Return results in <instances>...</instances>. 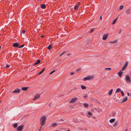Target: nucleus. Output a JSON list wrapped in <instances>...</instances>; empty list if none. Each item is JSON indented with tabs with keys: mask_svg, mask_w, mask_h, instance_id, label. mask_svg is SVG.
I'll list each match as a JSON object with an SVG mask.
<instances>
[{
	"mask_svg": "<svg viewBox=\"0 0 131 131\" xmlns=\"http://www.w3.org/2000/svg\"><path fill=\"white\" fill-rule=\"evenodd\" d=\"M87 95H84V99H85V97H86L87 96Z\"/></svg>",
	"mask_w": 131,
	"mask_h": 131,
	"instance_id": "nucleus-43",
	"label": "nucleus"
},
{
	"mask_svg": "<svg viewBox=\"0 0 131 131\" xmlns=\"http://www.w3.org/2000/svg\"><path fill=\"white\" fill-rule=\"evenodd\" d=\"M42 128V126H41L40 127V129H39V131H40V130H41V129Z\"/></svg>",
	"mask_w": 131,
	"mask_h": 131,
	"instance_id": "nucleus-42",
	"label": "nucleus"
},
{
	"mask_svg": "<svg viewBox=\"0 0 131 131\" xmlns=\"http://www.w3.org/2000/svg\"><path fill=\"white\" fill-rule=\"evenodd\" d=\"M115 113H112V115L113 116H114L115 115Z\"/></svg>",
	"mask_w": 131,
	"mask_h": 131,
	"instance_id": "nucleus-45",
	"label": "nucleus"
},
{
	"mask_svg": "<svg viewBox=\"0 0 131 131\" xmlns=\"http://www.w3.org/2000/svg\"><path fill=\"white\" fill-rule=\"evenodd\" d=\"M118 123L117 121L116 122L114 123V124L113 125V126H116L117 124Z\"/></svg>",
	"mask_w": 131,
	"mask_h": 131,
	"instance_id": "nucleus-27",
	"label": "nucleus"
},
{
	"mask_svg": "<svg viewBox=\"0 0 131 131\" xmlns=\"http://www.w3.org/2000/svg\"><path fill=\"white\" fill-rule=\"evenodd\" d=\"M40 97V96L39 95H37V96H35L34 97V98L33 99L34 100H36L37 99L38 97Z\"/></svg>",
	"mask_w": 131,
	"mask_h": 131,
	"instance_id": "nucleus-14",
	"label": "nucleus"
},
{
	"mask_svg": "<svg viewBox=\"0 0 131 131\" xmlns=\"http://www.w3.org/2000/svg\"><path fill=\"white\" fill-rule=\"evenodd\" d=\"M84 105L85 107H88V104L86 103L84 104Z\"/></svg>",
	"mask_w": 131,
	"mask_h": 131,
	"instance_id": "nucleus-28",
	"label": "nucleus"
},
{
	"mask_svg": "<svg viewBox=\"0 0 131 131\" xmlns=\"http://www.w3.org/2000/svg\"><path fill=\"white\" fill-rule=\"evenodd\" d=\"M24 46V45H21L20 46H19L18 48H21L23 47Z\"/></svg>",
	"mask_w": 131,
	"mask_h": 131,
	"instance_id": "nucleus-30",
	"label": "nucleus"
},
{
	"mask_svg": "<svg viewBox=\"0 0 131 131\" xmlns=\"http://www.w3.org/2000/svg\"><path fill=\"white\" fill-rule=\"evenodd\" d=\"M94 78L93 76H89L87 77V78L88 80H90L91 79H93Z\"/></svg>",
	"mask_w": 131,
	"mask_h": 131,
	"instance_id": "nucleus-16",
	"label": "nucleus"
},
{
	"mask_svg": "<svg viewBox=\"0 0 131 131\" xmlns=\"http://www.w3.org/2000/svg\"><path fill=\"white\" fill-rule=\"evenodd\" d=\"M88 80V79L87 78V77H85L83 79V80L84 81L86 80Z\"/></svg>",
	"mask_w": 131,
	"mask_h": 131,
	"instance_id": "nucleus-35",
	"label": "nucleus"
},
{
	"mask_svg": "<svg viewBox=\"0 0 131 131\" xmlns=\"http://www.w3.org/2000/svg\"><path fill=\"white\" fill-rule=\"evenodd\" d=\"M115 119L113 118L110 119V123H112L115 121Z\"/></svg>",
	"mask_w": 131,
	"mask_h": 131,
	"instance_id": "nucleus-20",
	"label": "nucleus"
},
{
	"mask_svg": "<svg viewBox=\"0 0 131 131\" xmlns=\"http://www.w3.org/2000/svg\"><path fill=\"white\" fill-rule=\"evenodd\" d=\"M45 70V68H43L42 70H41L40 72L38 74H41Z\"/></svg>",
	"mask_w": 131,
	"mask_h": 131,
	"instance_id": "nucleus-18",
	"label": "nucleus"
},
{
	"mask_svg": "<svg viewBox=\"0 0 131 131\" xmlns=\"http://www.w3.org/2000/svg\"><path fill=\"white\" fill-rule=\"evenodd\" d=\"M20 91V90L18 89H15L13 92V93H18Z\"/></svg>",
	"mask_w": 131,
	"mask_h": 131,
	"instance_id": "nucleus-10",
	"label": "nucleus"
},
{
	"mask_svg": "<svg viewBox=\"0 0 131 131\" xmlns=\"http://www.w3.org/2000/svg\"><path fill=\"white\" fill-rule=\"evenodd\" d=\"M127 94L128 96H129V93L128 92H127Z\"/></svg>",
	"mask_w": 131,
	"mask_h": 131,
	"instance_id": "nucleus-47",
	"label": "nucleus"
},
{
	"mask_svg": "<svg viewBox=\"0 0 131 131\" xmlns=\"http://www.w3.org/2000/svg\"><path fill=\"white\" fill-rule=\"evenodd\" d=\"M108 34H104L103 35V37L102 38V39L103 40H106L108 38Z\"/></svg>",
	"mask_w": 131,
	"mask_h": 131,
	"instance_id": "nucleus-5",
	"label": "nucleus"
},
{
	"mask_svg": "<svg viewBox=\"0 0 131 131\" xmlns=\"http://www.w3.org/2000/svg\"><path fill=\"white\" fill-rule=\"evenodd\" d=\"M24 127L23 125H20L17 128V131H21L23 129Z\"/></svg>",
	"mask_w": 131,
	"mask_h": 131,
	"instance_id": "nucleus-3",
	"label": "nucleus"
},
{
	"mask_svg": "<svg viewBox=\"0 0 131 131\" xmlns=\"http://www.w3.org/2000/svg\"><path fill=\"white\" fill-rule=\"evenodd\" d=\"M74 73L72 71L71 72L70 74H71V75H73L74 74Z\"/></svg>",
	"mask_w": 131,
	"mask_h": 131,
	"instance_id": "nucleus-38",
	"label": "nucleus"
},
{
	"mask_svg": "<svg viewBox=\"0 0 131 131\" xmlns=\"http://www.w3.org/2000/svg\"><path fill=\"white\" fill-rule=\"evenodd\" d=\"M122 31V30L121 29H120L119 30V34H120L121 33V32Z\"/></svg>",
	"mask_w": 131,
	"mask_h": 131,
	"instance_id": "nucleus-41",
	"label": "nucleus"
},
{
	"mask_svg": "<svg viewBox=\"0 0 131 131\" xmlns=\"http://www.w3.org/2000/svg\"><path fill=\"white\" fill-rule=\"evenodd\" d=\"M78 100V98L77 97H75L74 98L72 99L69 102L70 103H74L77 101Z\"/></svg>",
	"mask_w": 131,
	"mask_h": 131,
	"instance_id": "nucleus-2",
	"label": "nucleus"
},
{
	"mask_svg": "<svg viewBox=\"0 0 131 131\" xmlns=\"http://www.w3.org/2000/svg\"><path fill=\"white\" fill-rule=\"evenodd\" d=\"M121 94L122 96H124V93L123 92V91H121Z\"/></svg>",
	"mask_w": 131,
	"mask_h": 131,
	"instance_id": "nucleus-33",
	"label": "nucleus"
},
{
	"mask_svg": "<svg viewBox=\"0 0 131 131\" xmlns=\"http://www.w3.org/2000/svg\"><path fill=\"white\" fill-rule=\"evenodd\" d=\"M128 64V62H126L124 64V66L123 67L122 69V70L123 71L126 68V67H127Z\"/></svg>",
	"mask_w": 131,
	"mask_h": 131,
	"instance_id": "nucleus-4",
	"label": "nucleus"
},
{
	"mask_svg": "<svg viewBox=\"0 0 131 131\" xmlns=\"http://www.w3.org/2000/svg\"><path fill=\"white\" fill-rule=\"evenodd\" d=\"M81 87L82 89L83 90H85L86 89V87L85 86L83 85L81 86Z\"/></svg>",
	"mask_w": 131,
	"mask_h": 131,
	"instance_id": "nucleus-23",
	"label": "nucleus"
},
{
	"mask_svg": "<svg viewBox=\"0 0 131 131\" xmlns=\"http://www.w3.org/2000/svg\"><path fill=\"white\" fill-rule=\"evenodd\" d=\"M67 131H70L69 130H68Z\"/></svg>",
	"mask_w": 131,
	"mask_h": 131,
	"instance_id": "nucleus-56",
	"label": "nucleus"
},
{
	"mask_svg": "<svg viewBox=\"0 0 131 131\" xmlns=\"http://www.w3.org/2000/svg\"><path fill=\"white\" fill-rule=\"evenodd\" d=\"M118 19V18H116L113 21V23H112V24H115L116 23L117 21V20Z\"/></svg>",
	"mask_w": 131,
	"mask_h": 131,
	"instance_id": "nucleus-17",
	"label": "nucleus"
},
{
	"mask_svg": "<svg viewBox=\"0 0 131 131\" xmlns=\"http://www.w3.org/2000/svg\"><path fill=\"white\" fill-rule=\"evenodd\" d=\"M125 131H128L127 129H125Z\"/></svg>",
	"mask_w": 131,
	"mask_h": 131,
	"instance_id": "nucleus-51",
	"label": "nucleus"
},
{
	"mask_svg": "<svg viewBox=\"0 0 131 131\" xmlns=\"http://www.w3.org/2000/svg\"><path fill=\"white\" fill-rule=\"evenodd\" d=\"M94 28H93L91 31L90 32V33H92L94 31Z\"/></svg>",
	"mask_w": 131,
	"mask_h": 131,
	"instance_id": "nucleus-36",
	"label": "nucleus"
},
{
	"mask_svg": "<svg viewBox=\"0 0 131 131\" xmlns=\"http://www.w3.org/2000/svg\"><path fill=\"white\" fill-rule=\"evenodd\" d=\"M57 125V124L56 123H54L52 125V127H54Z\"/></svg>",
	"mask_w": 131,
	"mask_h": 131,
	"instance_id": "nucleus-26",
	"label": "nucleus"
},
{
	"mask_svg": "<svg viewBox=\"0 0 131 131\" xmlns=\"http://www.w3.org/2000/svg\"><path fill=\"white\" fill-rule=\"evenodd\" d=\"M6 67L7 68H9V66L8 64H7L6 65Z\"/></svg>",
	"mask_w": 131,
	"mask_h": 131,
	"instance_id": "nucleus-40",
	"label": "nucleus"
},
{
	"mask_svg": "<svg viewBox=\"0 0 131 131\" xmlns=\"http://www.w3.org/2000/svg\"><path fill=\"white\" fill-rule=\"evenodd\" d=\"M123 73V72H122L121 71H120L118 73V74L119 75V77H121L122 76V75Z\"/></svg>",
	"mask_w": 131,
	"mask_h": 131,
	"instance_id": "nucleus-11",
	"label": "nucleus"
},
{
	"mask_svg": "<svg viewBox=\"0 0 131 131\" xmlns=\"http://www.w3.org/2000/svg\"><path fill=\"white\" fill-rule=\"evenodd\" d=\"M62 55V54H61L60 55V56H61Z\"/></svg>",
	"mask_w": 131,
	"mask_h": 131,
	"instance_id": "nucleus-52",
	"label": "nucleus"
},
{
	"mask_svg": "<svg viewBox=\"0 0 131 131\" xmlns=\"http://www.w3.org/2000/svg\"><path fill=\"white\" fill-rule=\"evenodd\" d=\"M19 44L20 43H19L16 42L13 44V47H19Z\"/></svg>",
	"mask_w": 131,
	"mask_h": 131,
	"instance_id": "nucleus-8",
	"label": "nucleus"
},
{
	"mask_svg": "<svg viewBox=\"0 0 131 131\" xmlns=\"http://www.w3.org/2000/svg\"><path fill=\"white\" fill-rule=\"evenodd\" d=\"M18 126V124L17 123H15L13 125V126L14 127L16 128Z\"/></svg>",
	"mask_w": 131,
	"mask_h": 131,
	"instance_id": "nucleus-21",
	"label": "nucleus"
},
{
	"mask_svg": "<svg viewBox=\"0 0 131 131\" xmlns=\"http://www.w3.org/2000/svg\"><path fill=\"white\" fill-rule=\"evenodd\" d=\"M88 114L90 116H91L92 115V114L90 112H88Z\"/></svg>",
	"mask_w": 131,
	"mask_h": 131,
	"instance_id": "nucleus-32",
	"label": "nucleus"
},
{
	"mask_svg": "<svg viewBox=\"0 0 131 131\" xmlns=\"http://www.w3.org/2000/svg\"><path fill=\"white\" fill-rule=\"evenodd\" d=\"M1 48V47L0 46V49Z\"/></svg>",
	"mask_w": 131,
	"mask_h": 131,
	"instance_id": "nucleus-53",
	"label": "nucleus"
},
{
	"mask_svg": "<svg viewBox=\"0 0 131 131\" xmlns=\"http://www.w3.org/2000/svg\"><path fill=\"white\" fill-rule=\"evenodd\" d=\"M46 118L45 116H43L40 119V125L41 126H44L46 124Z\"/></svg>",
	"mask_w": 131,
	"mask_h": 131,
	"instance_id": "nucleus-1",
	"label": "nucleus"
},
{
	"mask_svg": "<svg viewBox=\"0 0 131 131\" xmlns=\"http://www.w3.org/2000/svg\"><path fill=\"white\" fill-rule=\"evenodd\" d=\"M22 32L23 33V34H24L25 32V30H23Z\"/></svg>",
	"mask_w": 131,
	"mask_h": 131,
	"instance_id": "nucleus-39",
	"label": "nucleus"
},
{
	"mask_svg": "<svg viewBox=\"0 0 131 131\" xmlns=\"http://www.w3.org/2000/svg\"><path fill=\"white\" fill-rule=\"evenodd\" d=\"M44 35H41V37L42 38H43L44 37Z\"/></svg>",
	"mask_w": 131,
	"mask_h": 131,
	"instance_id": "nucleus-46",
	"label": "nucleus"
},
{
	"mask_svg": "<svg viewBox=\"0 0 131 131\" xmlns=\"http://www.w3.org/2000/svg\"><path fill=\"white\" fill-rule=\"evenodd\" d=\"M125 79L126 80V81L128 82H130L131 80H130V79L129 78V77L128 75H127Z\"/></svg>",
	"mask_w": 131,
	"mask_h": 131,
	"instance_id": "nucleus-6",
	"label": "nucleus"
},
{
	"mask_svg": "<svg viewBox=\"0 0 131 131\" xmlns=\"http://www.w3.org/2000/svg\"><path fill=\"white\" fill-rule=\"evenodd\" d=\"M52 45H50L48 47V49L49 50H50L52 47Z\"/></svg>",
	"mask_w": 131,
	"mask_h": 131,
	"instance_id": "nucleus-25",
	"label": "nucleus"
},
{
	"mask_svg": "<svg viewBox=\"0 0 131 131\" xmlns=\"http://www.w3.org/2000/svg\"><path fill=\"white\" fill-rule=\"evenodd\" d=\"M41 8L42 9H44L46 8V6L45 4H42L41 5Z\"/></svg>",
	"mask_w": 131,
	"mask_h": 131,
	"instance_id": "nucleus-12",
	"label": "nucleus"
},
{
	"mask_svg": "<svg viewBox=\"0 0 131 131\" xmlns=\"http://www.w3.org/2000/svg\"><path fill=\"white\" fill-rule=\"evenodd\" d=\"M1 101H0V103H1Z\"/></svg>",
	"mask_w": 131,
	"mask_h": 131,
	"instance_id": "nucleus-54",
	"label": "nucleus"
},
{
	"mask_svg": "<svg viewBox=\"0 0 131 131\" xmlns=\"http://www.w3.org/2000/svg\"><path fill=\"white\" fill-rule=\"evenodd\" d=\"M55 131H58V130H56Z\"/></svg>",
	"mask_w": 131,
	"mask_h": 131,
	"instance_id": "nucleus-55",
	"label": "nucleus"
},
{
	"mask_svg": "<svg viewBox=\"0 0 131 131\" xmlns=\"http://www.w3.org/2000/svg\"><path fill=\"white\" fill-rule=\"evenodd\" d=\"M127 96H126L125 98H123V100L122 103L126 102L127 100Z\"/></svg>",
	"mask_w": 131,
	"mask_h": 131,
	"instance_id": "nucleus-13",
	"label": "nucleus"
},
{
	"mask_svg": "<svg viewBox=\"0 0 131 131\" xmlns=\"http://www.w3.org/2000/svg\"><path fill=\"white\" fill-rule=\"evenodd\" d=\"M121 90L119 88H118L116 91V93H117V92H121Z\"/></svg>",
	"mask_w": 131,
	"mask_h": 131,
	"instance_id": "nucleus-22",
	"label": "nucleus"
},
{
	"mask_svg": "<svg viewBox=\"0 0 131 131\" xmlns=\"http://www.w3.org/2000/svg\"><path fill=\"white\" fill-rule=\"evenodd\" d=\"M111 68H107L105 69V70H111Z\"/></svg>",
	"mask_w": 131,
	"mask_h": 131,
	"instance_id": "nucleus-29",
	"label": "nucleus"
},
{
	"mask_svg": "<svg viewBox=\"0 0 131 131\" xmlns=\"http://www.w3.org/2000/svg\"><path fill=\"white\" fill-rule=\"evenodd\" d=\"M102 17L101 16L100 17V19H102Z\"/></svg>",
	"mask_w": 131,
	"mask_h": 131,
	"instance_id": "nucleus-49",
	"label": "nucleus"
},
{
	"mask_svg": "<svg viewBox=\"0 0 131 131\" xmlns=\"http://www.w3.org/2000/svg\"><path fill=\"white\" fill-rule=\"evenodd\" d=\"M65 51H64V52H63L62 53V54H64L65 53Z\"/></svg>",
	"mask_w": 131,
	"mask_h": 131,
	"instance_id": "nucleus-48",
	"label": "nucleus"
},
{
	"mask_svg": "<svg viewBox=\"0 0 131 131\" xmlns=\"http://www.w3.org/2000/svg\"><path fill=\"white\" fill-rule=\"evenodd\" d=\"M130 10V9L129 8L126 10V13L127 14H129V11Z\"/></svg>",
	"mask_w": 131,
	"mask_h": 131,
	"instance_id": "nucleus-24",
	"label": "nucleus"
},
{
	"mask_svg": "<svg viewBox=\"0 0 131 131\" xmlns=\"http://www.w3.org/2000/svg\"><path fill=\"white\" fill-rule=\"evenodd\" d=\"M55 71H56V70H54L52 71V72H50V74H51L53 73H54V72H55Z\"/></svg>",
	"mask_w": 131,
	"mask_h": 131,
	"instance_id": "nucleus-34",
	"label": "nucleus"
},
{
	"mask_svg": "<svg viewBox=\"0 0 131 131\" xmlns=\"http://www.w3.org/2000/svg\"><path fill=\"white\" fill-rule=\"evenodd\" d=\"M80 2L78 3L74 7V9L75 10H76V9H78V8L79 6L80 5Z\"/></svg>",
	"mask_w": 131,
	"mask_h": 131,
	"instance_id": "nucleus-7",
	"label": "nucleus"
},
{
	"mask_svg": "<svg viewBox=\"0 0 131 131\" xmlns=\"http://www.w3.org/2000/svg\"><path fill=\"white\" fill-rule=\"evenodd\" d=\"M123 8V5H122L121 6L119 7V9H122Z\"/></svg>",
	"mask_w": 131,
	"mask_h": 131,
	"instance_id": "nucleus-31",
	"label": "nucleus"
},
{
	"mask_svg": "<svg viewBox=\"0 0 131 131\" xmlns=\"http://www.w3.org/2000/svg\"><path fill=\"white\" fill-rule=\"evenodd\" d=\"M113 89H111L108 93L109 95H110L112 94L113 92Z\"/></svg>",
	"mask_w": 131,
	"mask_h": 131,
	"instance_id": "nucleus-19",
	"label": "nucleus"
},
{
	"mask_svg": "<svg viewBox=\"0 0 131 131\" xmlns=\"http://www.w3.org/2000/svg\"><path fill=\"white\" fill-rule=\"evenodd\" d=\"M60 121H63L64 120L62 119H61V120H60Z\"/></svg>",
	"mask_w": 131,
	"mask_h": 131,
	"instance_id": "nucleus-50",
	"label": "nucleus"
},
{
	"mask_svg": "<svg viewBox=\"0 0 131 131\" xmlns=\"http://www.w3.org/2000/svg\"><path fill=\"white\" fill-rule=\"evenodd\" d=\"M40 60L39 59L38 60H37V61H36L35 62V63L34 64V66L35 65H37L38 64L40 63Z\"/></svg>",
	"mask_w": 131,
	"mask_h": 131,
	"instance_id": "nucleus-9",
	"label": "nucleus"
},
{
	"mask_svg": "<svg viewBox=\"0 0 131 131\" xmlns=\"http://www.w3.org/2000/svg\"><path fill=\"white\" fill-rule=\"evenodd\" d=\"M28 88V87H23L22 88V90L24 91H26Z\"/></svg>",
	"mask_w": 131,
	"mask_h": 131,
	"instance_id": "nucleus-15",
	"label": "nucleus"
},
{
	"mask_svg": "<svg viewBox=\"0 0 131 131\" xmlns=\"http://www.w3.org/2000/svg\"><path fill=\"white\" fill-rule=\"evenodd\" d=\"M81 69L79 68L77 70V71H78L79 70H81Z\"/></svg>",
	"mask_w": 131,
	"mask_h": 131,
	"instance_id": "nucleus-44",
	"label": "nucleus"
},
{
	"mask_svg": "<svg viewBox=\"0 0 131 131\" xmlns=\"http://www.w3.org/2000/svg\"><path fill=\"white\" fill-rule=\"evenodd\" d=\"M116 41H111L110 42L111 43H116Z\"/></svg>",
	"mask_w": 131,
	"mask_h": 131,
	"instance_id": "nucleus-37",
	"label": "nucleus"
}]
</instances>
